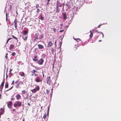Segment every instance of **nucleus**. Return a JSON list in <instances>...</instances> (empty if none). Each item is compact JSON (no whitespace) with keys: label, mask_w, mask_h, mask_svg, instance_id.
Returning <instances> with one entry per match:
<instances>
[{"label":"nucleus","mask_w":121,"mask_h":121,"mask_svg":"<svg viewBox=\"0 0 121 121\" xmlns=\"http://www.w3.org/2000/svg\"><path fill=\"white\" fill-rule=\"evenodd\" d=\"M22 36V38L25 41H26L27 40L28 36Z\"/></svg>","instance_id":"f3484780"},{"label":"nucleus","mask_w":121,"mask_h":121,"mask_svg":"<svg viewBox=\"0 0 121 121\" xmlns=\"http://www.w3.org/2000/svg\"><path fill=\"white\" fill-rule=\"evenodd\" d=\"M34 75H34V76L35 77H36V76H38V74H36V73H35Z\"/></svg>","instance_id":"3c124183"},{"label":"nucleus","mask_w":121,"mask_h":121,"mask_svg":"<svg viewBox=\"0 0 121 121\" xmlns=\"http://www.w3.org/2000/svg\"><path fill=\"white\" fill-rule=\"evenodd\" d=\"M40 19L41 20H43L44 19V17L43 16H42Z\"/></svg>","instance_id":"79ce46f5"},{"label":"nucleus","mask_w":121,"mask_h":121,"mask_svg":"<svg viewBox=\"0 0 121 121\" xmlns=\"http://www.w3.org/2000/svg\"><path fill=\"white\" fill-rule=\"evenodd\" d=\"M4 81H5V80L4 79L3 82L1 84V85H0V86H1V87H2V86L3 87V86L4 85Z\"/></svg>","instance_id":"bb28decb"},{"label":"nucleus","mask_w":121,"mask_h":121,"mask_svg":"<svg viewBox=\"0 0 121 121\" xmlns=\"http://www.w3.org/2000/svg\"><path fill=\"white\" fill-rule=\"evenodd\" d=\"M31 91L33 93H34L36 92V89H34L31 90Z\"/></svg>","instance_id":"393cba45"},{"label":"nucleus","mask_w":121,"mask_h":121,"mask_svg":"<svg viewBox=\"0 0 121 121\" xmlns=\"http://www.w3.org/2000/svg\"><path fill=\"white\" fill-rule=\"evenodd\" d=\"M9 86V84L7 83L5 84V88H8Z\"/></svg>","instance_id":"c756f323"},{"label":"nucleus","mask_w":121,"mask_h":121,"mask_svg":"<svg viewBox=\"0 0 121 121\" xmlns=\"http://www.w3.org/2000/svg\"><path fill=\"white\" fill-rule=\"evenodd\" d=\"M16 53L15 52H13L12 54V55L13 56H14L16 55Z\"/></svg>","instance_id":"a19ab883"},{"label":"nucleus","mask_w":121,"mask_h":121,"mask_svg":"<svg viewBox=\"0 0 121 121\" xmlns=\"http://www.w3.org/2000/svg\"><path fill=\"white\" fill-rule=\"evenodd\" d=\"M14 22V26L15 28L14 30H16L17 28V20L16 19L15 20Z\"/></svg>","instance_id":"39448f33"},{"label":"nucleus","mask_w":121,"mask_h":121,"mask_svg":"<svg viewBox=\"0 0 121 121\" xmlns=\"http://www.w3.org/2000/svg\"><path fill=\"white\" fill-rule=\"evenodd\" d=\"M0 110H1V113H2V114H3L4 113V109L3 108H1V109Z\"/></svg>","instance_id":"cd10ccee"},{"label":"nucleus","mask_w":121,"mask_h":121,"mask_svg":"<svg viewBox=\"0 0 121 121\" xmlns=\"http://www.w3.org/2000/svg\"><path fill=\"white\" fill-rule=\"evenodd\" d=\"M16 97L17 100H19L20 99L21 96L19 94L18 95H17L16 96Z\"/></svg>","instance_id":"dca6fc26"},{"label":"nucleus","mask_w":121,"mask_h":121,"mask_svg":"<svg viewBox=\"0 0 121 121\" xmlns=\"http://www.w3.org/2000/svg\"><path fill=\"white\" fill-rule=\"evenodd\" d=\"M20 84V83H17L16 85V87L17 88H19V85Z\"/></svg>","instance_id":"4be33fe9"},{"label":"nucleus","mask_w":121,"mask_h":121,"mask_svg":"<svg viewBox=\"0 0 121 121\" xmlns=\"http://www.w3.org/2000/svg\"><path fill=\"white\" fill-rule=\"evenodd\" d=\"M15 99V98H11V100H14Z\"/></svg>","instance_id":"c03bdc74"},{"label":"nucleus","mask_w":121,"mask_h":121,"mask_svg":"<svg viewBox=\"0 0 121 121\" xmlns=\"http://www.w3.org/2000/svg\"><path fill=\"white\" fill-rule=\"evenodd\" d=\"M13 86H12L10 88L9 90H7L6 91H8L9 90H11L13 88Z\"/></svg>","instance_id":"49530a36"},{"label":"nucleus","mask_w":121,"mask_h":121,"mask_svg":"<svg viewBox=\"0 0 121 121\" xmlns=\"http://www.w3.org/2000/svg\"><path fill=\"white\" fill-rule=\"evenodd\" d=\"M39 7V5L38 4H37L36 5V8L37 9H38V8Z\"/></svg>","instance_id":"a18cd8bd"},{"label":"nucleus","mask_w":121,"mask_h":121,"mask_svg":"<svg viewBox=\"0 0 121 121\" xmlns=\"http://www.w3.org/2000/svg\"><path fill=\"white\" fill-rule=\"evenodd\" d=\"M37 55H35L34 56V58H33V60L35 61H38V59L37 58Z\"/></svg>","instance_id":"9b49d317"},{"label":"nucleus","mask_w":121,"mask_h":121,"mask_svg":"<svg viewBox=\"0 0 121 121\" xmlns=\"http://www.w3.org/2000/svg\"><path fill=\"white\" fill-rule=\"evenodd\" d=\"M38 46L39 48L40 49H42L44 48L43 46L41 44H39L38 45Z\"/></svg>","instance_id":"1a4fd4ad"},{"label":"nucleus","mask_w":121,"mask_h":121,"mask_svg":"<svg viewBox=\"0 0 121 121\" xmlns=\"http://www.w3.org/2000/svg\"><path fill=\"white\" fill-rule=\"evenodd\" d=\"M90 34L89 35V37L90 38H91L92 37L93 35V33L91 32V30H90Z\"/></svg>","instance_id":"aec40b11"},{"label":"nucleus","mask_w":121,"mask_h":121,"mask_svg":"<svg viewBox=\"0 0 121 121\" xmlns=\"http://www.w3.org/2000/svg\"><path fill=\"white\" fill-rule=\"evenodd\" d=\"M60 25L61 26H63V24L62 23L60 24Z\"/></svg>","instance_id":"864d4df0"},{"label":"nucleus","mask_w":121,"mask_h":121,"mask_svg":"<svg viewBox=\"0 0 121 121\" xmlns=\"http://www.w3.org/2000/svg\"><path fill=\"white\" fill-rule=\"evenodd\" d=\"M35 81L37 82H41L42 80L39 76L35 78Z\"/></svg>","instance_id":"f03ea898"},{"label":"nucleus","mask_w":121,"mask_h":121,"mask_svg":"<svg viewBox=\"0 0 121 121\" xmlns=\"http://www.w3.org/2000/svg\"><path fill=\"white\" fill-rule=\"evenodd\" d=\"M28 33V31L26 30H25L23 32V35H25L27 34Z\"/></svg>","instance_id":"2eb2a0df"},{"label":"nucleus","mask_w":121,"mask_h":121,"mask_svg":"<svg viewBox=\"0 0 121 121\" xmlns=\"http://www.w3.org/2000/svg\"><path fill=\"white\" fill-rule=\"evenodd\" d=\"M64 4H65L64 3L63 4V7H64Z\"/></svg>","instance_id":"e2e57ef3"},{"label":"nucleus","mask_w":121,"mask_h":121,"mask_svg":"<svg viewBox=\"0 0 121 121\" xmlns=\"http://www.w3.org/2000/svg\"><path fill=\"white\" fill-rule=\"evenodd\" d=\"M13 69H10V72H11V71H12V70Z\"/></svg>","instance_id":"680f3d73"},{"label":"nucleus","mask_w":121,"mask_h":121,"mask_svg":"<svg viewBox=\"0 0 121 121\" xmlns=\"http://www.w3.org/2000/svg\"><path fill=\"white\" fill-rule=\"evenodd\" d=\"M17 102V105L18 107H20L21 106L22 103L21 102L19 101Z\"/></svg>","instance_id":"4468645a"},{"label":"nucleus","mask_w":121,"mask_h":121,"mask_svg":"<svg viewBox=\"0 0 121 121\" xmlns=\"http://www.w3.org/2000/svg\"><path fill=\"white\" fill-rule=\"evenodd\" d=\"M56 30V29L55 28H53V33H54L55 32Z\"/></svg>","instance_id":"e433bc0d"},{"label":"nucleus","mask_w":121,"mask_h":121,"mask_svg":"<svg viewBox=\"0 0 121 121\" xmlns=\"http://www.w3.org/2000/svg\"><path fill=\"white\" fill-rule=\"evenodd\" d=\"M37 9V10L36 12L37 13H38L39 12L40 10L39 9Z\"/></svg>","instance_id":"f704fd0d"},{"label":"nucleus","mask_w":121,"mask_h":121,"mask_svg":"<svg viewBox=\"0 0 121 121\" xmlns=\"http://www.w3.org/2000/svg\"><path fill=\"white\" fill-rule=\"evenodd\" d=\"M6 20H7V14H6Z\"/></svg>","instance_id":"5fc2aeb1"},{"label":"nucleus","mask_w":121,"mask_h":121,"mask_svg":"<svg viewBox=\"0 0 121 121\" xmlns=\"http://www.w3.org/2000/svg\"><path fill=\"white\" fill-rule=\"evenodd\" d=\"M65 5L69 7V3L68 2L65 4Z\"/></svg>","instance_id":"72a5a7b5"},{"label":"nucleus","mask_w":121,"mask_h":121,"mask_svg":"<svg viewBox=\"0 0 121 121\" xmlns=\"http://www.w3.org/2000/svg\"><path fill=\"white\" fill-rule=\"evenodd\" d=\"M3 88V86H2V87L0 86V88L1 89V90H0V91H1L2 90V89Z\"/></svg>","instance_id":"603ef678"},{"label":"nucleus","mask_w":121,"mask_h":121,"mask_svg":"<svg viewBox=\"0 0 121 121\" xmlns=\"http://www.w3.org/2000/svg\"><path fill=\"white\" fill-rule=\"evenodd\" d=\"M46 93L48 95L49 93V91L48 90V89H46Z\"/></svg>","instance_id":"473e14b6"},{"label":"nucleus","mask_w":121,"mask_h":121,"mask_svg":"<svg viewBox=\"0 0 121 121\" xmlns=\"http://www.w3.org/2000/svg\"><path fill=\"white\" fill-rule=\"evenodd\" d=\"M8 53H6V56L5 57L6 58H7V57L8 56Z\"/></svg>","instance_id":"8fccbe9b"},{"label":"nucleus","mask_w":121,"mask_h":121,"mask_svg":"<svg viewBox=\"0 0 121 121\" xmlns=\"http://www.w3.org/2000/svg\"><path fill=\"white\" fill-rule=\"evenodd\" d=\"M12 104V102L11 101H10L9 102V104H8V107L9 108H11V106Z\"/></svg>","instance_id":"f8f14e48"},{"label":"nucleus","mask_w":121,"mask_h":121,"mask_svg":"<svg viewBox=\"0 0 121 121\" xmlns=\"http://www.w3.org/2000/svg\"><path fill=\"white\" fill-rule=\"evenodd\" d=\"M63 18L65 20L67 18V17L65 13H63Z\"/></svg>","instance_id":"ddd939ff"},{"label":"nucleus","mask_w":121,"mask_h":121,"mask_svg":"<svg viewBox=\"0 0 121 121\" xmlns=\"http://www.w3.org/2000/svg\"><path fill=\"white\" fill-rule=\"evenodd\" d=\"M101 25H99V26H97V27H98V28H99V27H100V26Z\"/></svg>","instance_id":"6e6d98bb"},{"label":"nucleus","mask_w":121,"mask_h":121,"mask_svg":"<svg viewBox=\"0 0 121 121\" xmlns=\"http://www.w3.org/2000/svg\"><path fill=\"white\" fill-rule=\"evenodd\" d=\"M56 40L55 42V44H56Z\"/></svg>","instance_id":"0e129e2a"},{"label":"nucleus","mask_w":121,"mask_h":121,"mask_svg":"<svg viewBox=\"0 0 121 121\" xmlns=\"http://www.w3.org/2000/svg\"><path fill=\"white\" fill-rule=\"evenodd\" d=\"M17 82H18V81H15V83H17Z\"/></svg>","instance_id":"13d9d810"},{"label":"nucleus","mask_w":121,"mask_h":121,"mask_svg":"<svg viewBox=\"0 0 121 121\" xmlns=\"http://www.w3.org/2000/svg\"><path fill=\"white\" fill-rule=\"evenodd\" d=\"M60 2L59 1H57L56 2V6H58L60 5Z\"/></svg>","instance_id":"5701e85b"},{"label":"nucleus","mask_w":121,"mask_h":121,"mask_svg":"<svg viewBox=\"0 0 121 121\" xmlns=\"http://www.w3.org/2000/svg\"><path fill=\"white\" fill-rule=\"evenodd\" d=\"M50 0H47V5H48L49 4V2L50 1Z\"/></svg>","instance_id":"c9c22d12"},{"label":"nucleus","mask_w":121,"mask_h":121,"mask_svg":"<svg viewBox=\"0 0 121 121\" xmlns=\"http://www.w3.org/2000/svg\"><path fill=\"white\" fill-rule=\"evenodd\" d=\"M64 31V30H60L59 31V32H63Z\"/></svg>","instance_id":"de8ad7c7"},{"label":"nucleus","mask_w":121,"mask_h":121,"mask_svg":"<svg viewBox=\"0 0 121 121\" xmlns=\"http://www.w3.org/2000/svg\"><path fill=\"white\" fill-rule=\"evenodd\" d=\"M54 48H52L51 49V52H52V53H53V52L54 51Z\"/></svg>","instance_id":"4c0bfd02"},{"label":"nucleus","mask_w":121,"mask_h":121,"mask_svg":"<svg viewBox=\"0 0 121 121\" xmlns=\"http://www.w3.org/2000/svg\"><path fill=\"white\" fill-rule=\"evenodd\" d=\"M22 92L23 94H25L26 93V91L25 90H23L22 91Z\"/></svg>","instance_id":"2f4dec72"},{"label":"nucleus","mask_w":121,"mask_h":121,"mask_svg":"<svg viewBox=\"0 0 121 121\" xmlns=\"http://www.w3.org/2000/svg\"><path fill=\"white\" fill-rule=\"evenodd\" d=\"M59 7H61V5H60L58 6Z\"/></svg>","instance_id":"bf43d9fd"},{"label":"nucleus","mask_w":121,"mask_h":121,"mask_svg":"<svg viewBox=\"0 0 121 121\" xmlns=\"http://www.w3.org/2000/svg\"><path fill=\"white\" fill-rule=\"evenodd\" d=\"M17 106V104L16 103H14V106L15 107H16Z\"/></svg>","instance_id":"ea45409f"},{"label":"nucleus","mask_w":121,"mask_h":121,"mask_svg":"<svg viewBox=\"0 0 121 121\" xmlns=\"http://www.w3.org/2000/svg\"><path fill=\"white\" fill-rule=\"evenodd\" d=\"M47 83L49 85H50L52 83L51 80V78L50 76L47 77Z\"/></svg>","instance_id":"f257e3e1"},{"label":"nucleus","mask_w":121,"mask_h":121,"mask_svg":"<svg viewBox=\"0 0 121 121\" xmlns=\"http://www.w3.org/2000/svg\"><path fill=\"white\" fill-rule=\"evenodd\" d=\"M14 45L13 44H11L9 48V49L11 51H12L14 48Z\"/></svg>","instance_id":"20e7f679"},{"label":"nucleus","mask_w":121,"mask_h":121,"mask_svg":"<svg viewBox=\"0 0 121 121\" xmlns=\"http://www.w3.org/2000/svg\"><path fill=\"white\" fill-rule=\"evenodd\" d=\"M49 112H47V114H48H48H49Z\"/></svg>","instance_id":"774afa93"},{"label":"nucleus","mask_w":121,"mask_h":121,"mask_svg":"<svg viewBox=\"0 0 121 121\" xmlns=\"http://www.w3.org/2000/svg\"><path fill=\"white\" fill-rule=\"evenodd\" d=\"M35 39H38V35L37 34H35Z\"/></svg>","instance_id":"412c9836"},{"label":"nucleus","mask_w":121,"mask_h":121,"mask_svg":"<svg viewBox=\"0 0 121 121\" xmlns=\"http://www.w3.org/2000/svg\"><path fill=\"white\" fill-rule=\"evenodd\" d=\"M31 72L32 73L31 76H33L35 73L37 72V71L33 69L31 71Z\"/></svg>","instance_id":"6e6552de"},{"label":"nucleus","mask_w":121,"mask_h":121,"mask_svg":"<svg viewBox=\"0 0 121 121\" xmlns=\"http://www.w3.org/2000/svg\"><path fill=\"white\" fill-rule=\"evenodd\" d=\"M12 36L13 38L17 40V42L18 41V40L17 39L16 37H15L13 35H12Z\"/></svg>","instance_id":"b1692460"},{"label":"nucleus","mask_w":121,"mask_h":121,"mask_svg":"<svg viewBox=\"0 0 121 121\" xmlns=\"http://www.w3.org/2000/svg\"><path fill=\"white\" fill-rule=\"evenodd\" d=\"M15 110V109H13V111H14Z\"/></svg>","instance_id":"052dcab7"},{"label":"nucleus","mask_w":121,"mask_h":121,"mask_svg":"<svg viewBox=\"0 0 121 121\" xmlns=\"http://www.w3.org/2000/svg\"><path fill=\"white\" fill-rule=\"evenodd\" d=\"M27 104H28V105H29V106H30V104L29 103H28Z\"/></svg>","instance_id":"4d7b16f0"},{"label":"nucleus","mask_w":121,"mask_h":121,"mask_svg":"<svg viewBox=\"0 0 121 121\" xmlns=\"http://www.w3.org/2000/svg\"><path fill=\"white\" fill-rule=\"evenodd\" d=\"M43 37V35L42 33L41 34L40 36H39V39H42Z\"/></svg>","instance_id":"6ab92c4d"},{"label":"nucleus","mask_w":121,"mask_h":121,"mask_svg":"<svg viewBox=\"0 0 121 121\" xmlns=\"http://www.w3.org/2000/svg\"><path fill=\"white\" fill-rule=\"evenodd\" d=\"M36 91H38L39 90V86H36Z\"/></svg>","instance_id":"c85d7f7f"},{"label":"nucleus","mask_w":121,"mask_h":121,"mask_svg":"<svg viewBox=\"0 0 121 121\" xmlns=\"http://www.w3.org/2000/svg\"><path fill=\"white\" fill-rule=\"evenodd\" d=\"M101 41H101V40H99V42H100Z\"/></svg>","instance_id":"69168bd1"},{"label":"nucleus","mask_w":121,"mask_h":121,"mask_svg":"<svg viewBox=\"0 0 121 121\" xmlns=\"http://www.w3.org/2000/svg\"><path fill=\"white\" fill-rule=\"evenodd\" d=\"M44 61L43 59L42 58H41L38 61L37 63L40 65H41L42 64Z\"/></svg>","instance_id":"7ed1b4c3"},{"label":"nucleus","mask_w":121,"mask_h":121,"mask_svg":"<svg viewBox=\"0 0 121 121\" xmlns=\"http://www.w3.org/2000/svg\"><path fill=\"white\" fill-rule=\"evenodd\" d=\"M22 121H25V119H23L22 120Z\"/></svg>","instance_id":"338daca9"},{"label":"nucleus","mask_w":121,"mask_h":121,"mask_svg":"<svg viewBox=\"0 0 121 121\" xmlns=\"http://www.w3.org/2000/svg\"><path fill=\"white\" fill-rule=\"evenodd\" d=\"M49 107H50L49 106L48 107V111H47L48 112H49Z\"/></svg>","instance_id":"09e8293b"},{"label":"nucleus","mask_w":121,"mask_h":121,"mask_svg":"<svg viewBox=\"0 0 121 121\" xmlns=\"http://www.w3.org/2000/svg\"><path fill=\"white\" fill-rule=\"evenodd\" d=\"M53 44L52 43V42L51 41L49 42L48 45L47 47H50Z\"/></svg>","instance_id":"9d476101"},{"label":"nucleus","mask_w":121,"mask_h":121,"mask_svg":"<svg viewBox=\"0 0 121 121\" xmlns=\"http://www.w3.org/2000/svg\"><path fill=\"white\" fill-rule=\"evenodd\" d=\"M12 39V38H8V40H7V41H6V43L7 44V43L9 41L10 39Z\"/></svg>","instance_id":"a878e982"},{"label":"nucleus","mask_w":121,"mask_h":121,"mask_svg":"<svg viewBox=\"0 0 121 121\" xmlns=\"http://www.w3.org/2000/svg\"><path fill=\"white\" fill-rule=\"evenodd\" d=\"M56 13L59 12L60 10V9H59V7L58 6H56Z\"/></svg>","instance_id":"a211bd4d"},{"label":"nucleus","mask_w":121,"mask_h":121,"mask_svg":"<svg viewBox=\"0 0 121 121\" xmlns=\"http://www.w3.org/2000/svg\"><path fill=\"white\" fill-rule=\"evenodd\" d=\"M74 39L76 41H77L78 43V42H80V43H79V44H80L82 43V42L81 40L79 38L75 39L74 38Z\"/></svg>","instance_id":"423d86ee"},{"label":"nucleus","mask_w":121,"mask_h":121,"mask_svg":"<svg viewBox=\"0 0 121 121\" xmlns=\"http://www.w3.org/2000/svg\"><path fill=\"white\" fill-rule=\"evenodd\" d=\"M21 75L22 77H23L25 75V73L23 72H22V73L21 74Z\"/></svg>","instance_id":"7c9ffc66"},{"label":"nucleus","mask_w":121,"mask_h":121,"mask_svg":"<svg viewBox=\"0 0 121 121\" xmlns=\"http://www.w3.org/2000/svg\"><path fill=\"white\" fill-rule=\"evenodd\" d=\"M95 32H97L98 33H99L100 34L99 35H102V38H103L104 36V35L103 34L102 32H99L98 31V30H95Z\"/></svg>","instance_id":"0eeeda50"},{"label":"nucleus","mask_w":121,"mask_h":121,"mask_svg":"<svg viewBox=\"0 0 121 121\" xmlns=\"http://www.w3.org/2000/svg\"><path fill=\"white\" fill-rule=\"evenodd\" d=\"M46 114H45L44 115V116H43V117L44 119V120H45V118L46 117Z\"/></svg>","instance_id":"58836bf2"},{"label":"nucleus","mask_w":121,"mask_h":121,"mask_svg":"<svg viewBox=\"0 0 121 121\" xmlns=\"http://www.w3.org/2000/svg\"><path fill=\"white\" fill-rule=\"evenodd\" d=\"M14 81L13 80L12 82V83H11V84L13 85H14Z\"/></svg>","instance_id":"37998d69"}]
</instances>
